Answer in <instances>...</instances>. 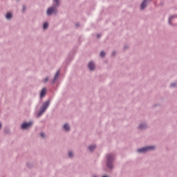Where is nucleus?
Returning <instances> with one entry per match:
<instances>
[{"mask_svg":"<svg viewBox=\"0 0 177 177\" xmlns=\"http://www.w3.org/2000/svg\"><path fill=\"white\" fill-rule=\"evenodd\" d=\"M139 128H140V129H143L146 128V124H140V125L139 126Z\"/></svg>","mask_w":177,"mask_h":177,"instance_id":"2eb2a0df","label":"nucleus"},{"mask_svg":"<svg viewBox=\"0 0 177 177\" xmlns=\"http://www.w3.org/2000/svg\"><path fill=\"white\" fill-rule=\"evenodd\" d=\"M40 136H41V138H44L45 136V134L44 133H41Z\"/></svg>","mask_w":177,"mask_h":177,"instance_id":"aec40b11","label":"nucleus"},{"mask_svg":"<svg viewBox=\"0 0 177 177\" xmlns=\"http://www.w3.org/2000/svg\"><path fill=\"white\" fill-rule=\"evenodd\" d=\"M23 10H24V12L26 10V7L25 6L23 7Z\"/></svg>","mask_w":177,"mask_h":177,"instance_id":"4be33fe9","label":"nucleus"},{"mask_svg":"<svg viewBox=\"0 0 177 177\" xmlns=\"http://www.w3.org/2000/svg\"><path fill=\"white\" fill-rule=\"evenodd\" d=\"M48 81H49V78H48V77H46V78L44 80V82H48Z\"/></svg>","mask_w":177,"mask_h":177,"instance_id":"6ab92c4d","label":"nucleus"},{"mask_svg":"<svg viewBox=\"0 0 177 177\" xmlns=\"http://www.w3.org/2000/svg\"><path fill=\"white\" fill-rule=\"evenodd\" d=\"M59 74H60V71H58L57 72V73L55 74L53 82H55V81H56V80H57V77H59Z\"/></svg>","mask_w":177,"mask_h":177,"instance_id":"f8f14e48","label":"nucleus"},{"mask_svg":"<svg viewBox=\"0 0 177 177\" xmlns=\"http://www.w3.org/2000/svg\"><path fill=\"white\" fill-rule=\"evenodd\" d=\"M6 17V19H12V13L11 12H8Z\"/></svg>","mask_w":177,"mask_h":177,"instance_id":"ddd939ff","label":"nucleus"},{"mask_svg":"<svg viewBox=\"0 0 177 177\" xmlns=\"http://www.w3.org/2000/svg\"><path fill=\"white\" fill-rule=\"evenodd\" d=\"M171 21H174V23H176V21H177V18L174 17H170V18L169 19V24H171Z\"/></svg>","mask_w":177,"mask_h":177,"instance_id":"6e6552de","label":"nucleus"},{"mask_svg":"<svg viewBox=\"0 0 177 177\" xmlns=\"http://www.w3.org/2000/svg\"><path fill=\"white\" fill-rule=\"evenodd\" d=\"M50 102L49 101H46L45 103L43 104L42 106L40 109V111L38 113V117H41L44 113L46 111V109L49 107Z\"/></svg>","mask_w":177,"mask_h":177,"instance_id":"f257e3e1","label":"nucleus"},{"mask_svg":"<svg viewBox=\"0 0 177 177\" xmlns=\"http://www.w3.org/2000/svg\"><path fill=\"white\" fill-rule=\"evenodd\" d=\"M113 155L111 154L108 155V162H107L108 168H113Z\"/></svg>","mask_w":177,"mask_h":177,"instance_id":"7ed1b4c3","label":"nucleus"},{"mask_svg":"<svg viewBox=\"0 0 177 177\" xmlns=\"http://www.w3.org/2000/svg\"><path fill=\"white\" fill-rule=\"evenodd\" d=\"M174 24V26H177V24L176 23H174V24Z\"/></svg>","mask_w":177,"mask_h":177,"instance_id":"b1692460","label":"nucleus"},{"mask_svg":"<svg viewBox=\"0 0 177 177\" xmlns=\"http://www.w3.org/2000/svg\"><path fill=\"white\" fill-rule=\"evenodd\" d=\"M56 2L57 5H59V0H54Z\"/></svg>","mask_w":177,"mask_h":177,"instance_id":"412c9836","label":"nucleus"},{"mask_svg":"<svg viewBox=\"0 0 177 177\" xmlns=\"http://www.w3.org/2000/svg\"><path fill=\"white\" fill-rule=\"evenodd\" d=\"M32 125V122H29L28 123H24L21 125L22 129H27V128H30Z\"/></svg>","mask_w":177,"mask_h":177,"instance_id":"20e7f679","label":"nucleus"},{"mask_svg":"<svg viewBox=\"0 0 177 177\" xmlns=\"http://www.w3.org/2000/svg\"><path fill=\"white\" fill-rule=\"evenodd\" d=\"M176 85V83H173V84H171V87L173 88V87L175 86Z\"/></svg>","mask_w":177,"mask_h":177,"instance_id":"a211bd4d","label":"nucleus"},{"mask_svg":"<svg viewBox=\"0 0 177 177\" xmlns=\"http://www.w3.org/2000/svg\"><path fill=\"white\" fill-rule=\"evenodd\" d=\"M89 70L93 71L95 70V63L93 62H90L88 64Z\"/></svg>","mask_w":177,"mask_h":177,"instance_id":"423d86ee","label":"nucleus"},{"mask_svg":"<svg viewBox=\"0 0 177 177\" xmlns=\"http://www.w3.org/2000/svg\"><path fill=\"white\" fill-rule=\"evenodd\" d=\"M113 55H114V53H113Z\"/></svg>","mask_w":177,"mask_h":177,"instance_id":"a878e982","label":"nucleus"},{"mask_svg":"<svg viewBox=\"0 0 177 177\" xmlns=\"http://www.w3.org/2000/svg\"><path fill=\"white\" fill-rule=\"evenodd\" d=\"M100 56L101 57H104V56H106V53H104V51H102L100 53Z\"/></svg>","mask_w":177,"mask_h":177,"instance_id":"4468645a","label":"nucleus"},{"mask_svg":"<svg viewBox=\"0 0 177 177\" xmlns=\"http://www.w3.org/2000/svg\"><path fill=\"white\" fill-rule=\"evenodd\" d=\"M156 149V147L154 146H150V147H146L144 148H141L138 149V153H146L147 151H149L150 150H154Z\"/></svg>","mask_w":177,"mask_h":177,"instance_id":"f03ea898","label":"nucleus"},{"mask_svg":"<svg viewBox=\"0 0 177 177\" xmlns=\"http://www.w3.org/2000/svg\"><path fill=\"white\" fill-rule=\"evenodd\" d=\"M68 156L69 157H73V152H69V153H68Z\"/></svg>","mask_w":177,"mask_h":177,"instance_id":"f3484780","label":"nucleus"},{"mask_svg":"<svg viewBox=\"0 0 177 177\" xmlns=\"http://www.w3.org/2000/svg\"><path fill=\"white\" fill-rule=\"evenodd\" d=\"M53 12H56L57 10H56V8H50L47 10V15L48 16H50V15H52V13H53Z\"/></svg>","mask_w":177,"mask_h":177,"instance_id":"39448f33","label":"nucleus"},{"mask_svg":"<svg viewBox=\"0 0 177 177\" xmlns=\"http://www.w3.org/2000/svg\"><path fill=\"white\" fill-rule=\"evenodd\" d=\"M1 127H2V124H1V123H0V129L1 128Z\"/></svg>","mask_w":177,"mask_h":177,"instance_id":"393cba45","label":"nucleus"},{"mask_svg":"<svg viewBox=\"0 0 177 177\" xmlns=\"http://www.w3.org/2000/svg\"><path fill=\"white\" fill-rule=\"evenodd\" d=\"M64 129L65 131H70V126L68 124H65L64 125Z\"/></svg>","mask_w":177,"mask_h":177,"instance_id":"9d476101","label":"nucleus"},{"mask_svg":"<svg viewBox=\"0 0 177 177\" xmlns=\"http://www.w3.org/2000/svg\"><path fill=\"white\" fill-rule=\"evenodd\" d=\"M147 0H144V1L142 3L141 9H145V8H146V6H147Z\"/></svg>","mask_w":177,"mask_h":177,"instance_id":"1a4fd4ad","label":"nucleus"},{"mask_svg":"<svg viewBox=\"0 0 177 177\" xmlns=\"http://www.w3.org/2000/svg\"><path fill=\"white\" fill-rule=\"evenodd\" d=\"M97 38H100V35H97Z\"/></svg>","mask_w":177,"mask_h":177,"instance_id":"5701e85b","label":"nucleus"},{"mask_svg":"<svg viewBox=\"0 0 177 177\" xmlns=\"http://www.w3.org/2000/svg\"><path fill=\"white\" fill-rule=\"evenodd\" d=\"M88 149H89L90 151H93V150H95L96 149V146H95V145L89 146Z\"/></svg>","mask_w":177,"mask_h":177,"instance_id":"9b49d317","label":"nucleus"},{"mask_svg":"<svg viewBox=\"0 0 177 177\" xmlns=\"http://www.w3.org/2000/svg\"><path fill=\"white\" fill-rule=\"evenodd\" d=\"M48 23L46 22V23H44L43 27L44 29H46V28H48Z\"/></svg>","mask_w":177,"mask_h":177,"instance_id":"dca6fc26","label":"nucleus"},{"mask_svg":"<svg viewBox=\"0 0 177 177\" xmlns=\"http://www.w3.org/2000/svg\"><path fill=\"white\" fill-rule=\"evenodd\" d=\"M46 94V88H44L40 93V97H44Z\"/></svg>","mask_w":177,"mask_h":177,"instance_id":"0eeeda50","label":"nucleus"}]
</instances>
